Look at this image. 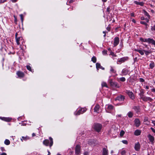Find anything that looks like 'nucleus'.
I'll return each mask as SVG.
<instances>
[{
    "instance_id": "1",
    "label": "nucleus",
    "mask_w": 155,
    "mask_h": 155,
    "mask_svg": "<svg viewBox=\"0 0 155 155\" xmlns=\"http://www.w3.org/2000/svg\"><path fill=\"white\" fill-rule=\"evenodd\" d=\"M140 40L142 42H148L149 43H151L153 45H155V41L153 39L150 38L146 39L140 38Z\"/></svg>"
},
{
    "instance_id": "2",
    "label": "nucleus",
    "mask_w": 155,
    "mask_h": 155,
    "mask_svg": "<svg viewBox=\"0 0 155 155\" xmlns=\"http://www.w3.org/2000/svg\"><path fill=\"white\" fill-rule=\"evenodd\" d=\"M128 58L127 57H124L117 59V63L118 64H121L128 60Z\"/></svg>"
},
{
    "instance_id": "3",
    "label": "nucleus",
    "mask_w": 155,
    "mask_h": 155,
    "mask_svg": "<svg viewBox=\"0 0 155 155\" xmlns=\"http://www.w3.org/2000/svg\"><path fill=\"white\" fill-rule=\"evenodd\" d=\"M102 127V125L99 124H96L94 125V129L97 132H99Z\"/></svg>"
},
{
    "instance_id": "4",
    "label": "nucleus",
    "mask_w": 155,
    "mask_h": 155,
    "mask_svg": "<svg viewBox=\"0 0 155 155\" xmlns=\"http://www.w3.org/2000/svg\"><path fill=\"white\" fill-rule=\"evenodd\" d=\"M86 110V109L84 108L79 109L77 112L74 113V114L76 115H79L80 114L83 113L85 112Z\"/></svg>"
},
{
    "instance_id": "5",
    "label": "nucleus",
    "mask_w": 155,
    "mask_h": 155,
    "mask_svg": "<svg viewBox=\"0 0 155 155\" xmlns=\"http://www.w3.org/2000/svg\"><path fill=\"white\" fill-rule=\"evenodd\" d=\"M126 93L129 95V97L132 100L134 99L135 97L133 93L129 90H127Z\"/></svg>"
},
{
    "instance_id": "6",
    "label": "nucleus",
    "mask_w": 155,
    "mask_h": 155,
    "mask_svg": "<svg viewBox=\"0 0 155 155\" xmlns=\"http://www.w3.org/2000/svg\"><path fill=\"white\" fill-rule=\"evenodd\" d=\"M147 137L150 140V141L151 142L152 144H153L154 142V137L153 136L150 134H149L148 135Z\"/></svg>"
},
{
    "instance_id": "7",
    "label": "nucleus",
    "mask_w": 155,
    "mask_h": 155,
    "mask_svg": "<svg viewBox=\"0 0 155 155\" xmlns=\"http://www.w3.org/2000/svg\"><path fill=\"white\" fill-rule=\"evenodd\" d=\"M141 99L144 101H149L150 102H152L153 101V99L149 97L144 96Z\"/></svg>"
},
{
    "instance_id": "8",
    "label": "nucleus",
    "mask_w": 155,
    "mask_h": 155,
    "mask_svg": "<svg viewBox=\"0 0 155 155\" xmlns=\"http://www.w3.org/2000/svg\"><path fill=\"white\" fill-rule=\"evenodd\" d=\"M80 147L79 145H77L75 148V153L77 154H78L80 152Z\"/></svg>"
},
{
    "instance_id": "9",
    "label": "nucleus",
    "mask_w": 155,
    "mask_h": 155,
    "mask_svg": "<svg viewBox=\"0 0 155 155\" xmlns=\"http://www.w3.org/2000/svg\"><path fill=\"white\" fill-rule=\"evenodd\" d=\"M107 107L106 108V110L107 112H110V111L113 109V106L111 105H107Z\"/></svg>"
},
{
    "instance_id": "10",
    "label": "nucleus",
    "mask_w": 155,
    "mask_h": 155,
    "mask_svg": "<svg viewBox=\"0 0 155 155\" xmlns=\"http://www.w3.org/2000/svg\"><path fill=\"white\" fill-rule=\"evenodd\" d=\"M124 97L123 95H120L117 97L115 99V100H118L120 101H124Z\"/></svg>"
},
{
    "instance_id": "11",
    "label": "nucleus",
    "mask_w": 155,
    "mask_h": 155,
    "mask_svg": "<svg viewBox=\"0 0 155 155\" xmlns=\"http://www.w3.org/2000/svg\"><path fill=\"white\" fill-rule=\"evenodd\" d=\"M140 144L139 142L136 143L134 146V149L136 151H139L140 149Z\"/></svg>"
},
{
    "instance_id": "12",
    "label": "nucleus",
    "mask_w": 155,
    "mask_h": 155,
    "mask_svg": "<svg viewBox=\"0 0 155 155\" xmlns=\"http://www.w3.org/2000/svg\"><path fill=\"white\" fill-rule=\"evenodd\" d=\"M16 74L20 78H21L24 76L25 74L24 73L20 71L17 72Z\"/></svg>"
},
{
    "instance_id": "13",
    "label": "nucleus",
    "mask_w": 155,
    "mask_h": 155,
    "mask_svg": "<svg viewBox=\"0 0 155 155\" xmlns=\"http://www.w3.org/2000/svg\"><path fill=\"white\" fill-rule=\"evenodd\" d=\"M119 39L118 37H115L114 38V46H116L119 44Z\"/></svg>"
},
{
    "instance_id": "14",
    "label": "nucleus",
    "mask_w": 155,
    "mask_h": 155,
    "mask_svg": "<svg viewBox=\"0 0 155 155\" xmlns=\"http://www.w3.org/2000/svg\"><path fill=\"white\" fill-rule=\"evenodd\" d=\"M134 123L136 127H138L140 125V122L138 119H136L134 120Z\"/></svg>"
},
{
    "instance_id": "15",
    "label": "nucleus",
    "mask_w": 155,
    "mask_h": 155,
    "mask_svg": "<svg viewBox=\"0 0 155 155\" xmlns=\"http://www.w3.org/2000/svg\"><path fill=\"white\" fill-rule=\"evenodd\" d=\"M1 119L2 120L6 121V122H10L12 120V118L10 117H2L1 118Z\"/></svg>"
},
{
    "instance_id": "16",
    "label": "nucleus",
    "mask_w": 155,
    "mask_h": 155,
    "mask_svg": "<svg viewBox=\"0 0 155 155\" xmlns=\"http://www.w3.org/2000/svg\"><path fill=\"white\" fill-rule=\"evenodd\" d=\"M100 108V106L99 105H96L94 108V111L98 113V111H99Z\"/></svg>"
},
{
    "instance_id": "17",
    "label": "nucleus",
    "mask_w": 155,
    "mask_h": 155,
    "mask_svg": "<svg viewBox=\"0 0 155 155\" xmlns=\"http://www.w3.org/2000/svg\"><path fill=\"white\" fill-rule=\"evenodd\" d=\"M109 82L111 85H114L116 87L118 88H119L120 87V86L117 85V83L113 82L112 79L110 80Z\"/></svg>"
},
{
    "instance_id": "18",
    "label": "nucleus",
    "mask_w": 155,
    "mask_h": 155,
    "mask_svg": "<svg viewBox=\"0 0 155 155\" xmlns=\"http://www.w3.org/2000/svg\"><path fill=\"white\" fill-rule=\"evenodd\" d=\"M141 131L139 130H136L134 132V134L136 136H139L140 134Z\"/></svg>"
},
{
    "instance_id": "19",
    "label": "nucleus",
    "mask_w": 155,
    "mask_h": 155,
    "mask_svg": "<svg viewBox=\"0 0 155 155\" xmlns=\"http://www.w3.org/2000/svg\"><path fill=\"white\" fill-rule=\"evenodd\" d=\"M134 50L135 51L138 52H139L141 55H143L144 54V51L143 50H139L137 49H135Z\"/></svg>"
},
{
    "instance_id": "20",
    "label": "nucleus",
    "mask_w": 155,
    "mask_h": 155,
    "mask_svg": "<svg viewBox=\"0 0 155 155\" xmlns=\"http://www.w3.org/2000/svg\"><path fill=\"white\" fill-rule=\"evenodd\" d=\"M129 71L128 70L126 69H123L122 73L123 74V75H126L127 74Z\"/></svg>"
},
{
    "instance_id": "21",
    "label": "nucleus",
    "mask_w": 155,
    "mask_h": 155,
    "mask_svg": "<svg viewBox=\"0 0 155 155\" xmlns=\"http://www.w3.org/2000/svg\"><path fill=\"white\" fill-rule=\"evenodd\" d=\"M107 150L105 148H104L103 149V155H108Z\"/></svg>"
},
{
    "instance_id": "22",
    "label": "nucleus",
    "mask_w": 155,
    "mask_h": 155,
    "mask_svg": "<svg viewBox=\"0 0 155 155\" xmlns=\"http://www.w3.org/2000/svg\"><path fill=\"white\" fill-rule=\"evenodd\" d=\"M43 144L46 146H48L49 143V140H45L43 142Z\"/></svg>"
},
{
    "instance_id": "23",
    "label": "nucleus",
    "mask_w": 155,
    "mask_h": 155,
    "mask_svg": "<svg viewBox=\"0 0 155 155\" xmlns=\"http://www.w3.org/2000/svg\"><path fill=\"white\" fill-rule=\"evenodd\" d=\"M144 93V92L143 90L141 89L140 91V93L139 94L141 99L142 98L144 97V95H143Z\"/></svg>"
},
{
    "instance_id": "24",
    "label": "nucleus",
    "mask_w": 155,
    "mask_h": 155,
    "mask_svg": "<svg viewBox=\"0 0 155 155\" xmlns=\"http://www.w3.org/2000/svg\"><path fill=\"white\" fill-rule=\"evenodd\" d=\"M133 109L135 110V111L137 113L140 112V109L138 107L134 106L133 107Z\"/></svg>"
},
{
    "instance_id": "25",
    "label": "nucleus",
    "mask_w": 155,
    "mask_h": 155,
    "mask_svg": "<svg viewBox=\"0 0 155 155\" xmlns=\"http://www.w3.org/2000/svg\"><path fill=\"white\" fill-rule=\"evenodd\" d=\"M16 38V42L17 44V45H19L20 44V43L19 42V41L22 38L20 37L17 38Z\"/></svg>"
},
{
    "instance_id": "26",
    "label": "nucleus",
    "mask_w": 155,
    "mask_h": 155,
    "mask_svg": "<svg viewBox=\"0 0 155 155\" xmlns=\"http://www.w3.org/2000/svg\"><path fill=\"white\" fill-rule=\"evenodd\" d=\"M49 139L50 141L49 146L50 147H51L53 144V139L51 137H49Z\"/></svg>"
},
{
    "instance_id": "27",
    "label": "nucleus",
    "mask_w": 155,
    "mask_h": 155,
    "mask_svg": "<svg viewBox=\"0 0 155 155\" xmlns=\"http://www.w3.org/2000/svg\"><path fill=\"white\" fill-rule=\"evenodd\" d=\"M110 72L111 73H115L116 71L114 69V68L112 66H110Z\"/></svg>"
},
{
    "instance_id": "28",
    "label": "nucleus",
    "mask_w": 155,
    "mask_h": 155,
    "mask_svg": "<svg viewBox=\"0 0 155 155\" xmlns=\"http://www.w3.org/2000/svg\"><path fill=\"white\" fill-rule=\"evenodd\" d=\"M10 141L8 139H6L4 141V143L6 145H8L10 144Z\"/></svg>"
},
{
    "instance_id": "29",
    "label": "nucleus",
    "mask_w": 155,
    "mask_h": 155,
    "mask_svg": "<svg viewBox=\"0 0 155 155\" xmlns=\"http://www.w3.org/2000/svg\"><path fill=\"white\" fill-rule=\"evenodd\" d=\"M143 13L146 16H147L149 18H150V16L149 15V14L145 10H143Z\"/></svg>"
},
{
    "instance_id": "30",
    "label": "nucleus",
    "mask_w": 155,
    "mask_h": 155,
    "mask_svg": "<svg viewBox=\"0 0 155 155\" xmlns=\"http://www.w3.org/2000/svg\"><path fill=\"white\" fill-rule=\"evenodd\" d=\"M96 58L95 56L91 58V61L94 63L96 62Z\"/></svg>"
},
{
    "instance_id": "31",
    "label": "nucleus",
    "mask_w": 155,
    "mask_h": 155,
    "mask_svg": "<svg viewBox=\"0 0 155 155\" xmlns=\"http://www.w3.org/2000/svg\"><path fill=\"white\" fill-rule=\"evenodd\" d=\"M101 85L102 87H108L107 85V83L105 82H102L101 83Z\"/></svg>"
},
{
    "instance_id": "32",
    "label": "nucleus",
    "mask_w": 155,
    "mask_h": 155,
    "mask_svg": "<svg viewBox=\"0 0 155 155\" xmlns=\"http://www.w3.org/2000/svg\"><path fill=\"white\" fill-rule=\"evenodd\" d=\"M28 139V137H22V138L21 139V140L22 141H23V140H26Z\"/></svg>"
},
{
    "instance_id": "33",
    "label": "nucleus",
    "mask_w": 155,
    "mask_h": 155,
    "mask_svg": "<svg viewBox=\"0 0 155 155\" xmlns=\"http://www.w3.org/2000/svg\"><path fill=\"white\" fill-rule=\"evenodd\" d=\"M101 64L98 63H97L96 64V68L98 69V68H100V67H101Z\"/></svg>"
},
{
    "instance_id": "34",
    "label": "nucleus",
    "mask_w": 155,
    "mask_h": 155,
    "mask_svg": "<svg viewBox=\"0 0 155 155\" xmlns=\"http://www.w3.org/2000/svg\"><path fill=\"white\" fill-rule=\"evenodd\" d=\"M154 66V64L153 62H151L150 64V67L152 69Z\"/></svg>"
},
{
    "instance_id": "35",
    "label": "nucleus",
    "mask_w": 155,
    "mask_h": 155,
    "mask_svg": "<svg viewBox=\"0 0 155 155\" xmlns=\"http://www.w3.org/2000/svg\"><path fill=\"white\" fill-rule=\"evenodd\" d=\"M128 116L129 117H132L133 116V114L131 112H129L128 113Z\"/></svg>"
},
{
    "instance_id": "36",
    "label": "nucleus",
    "mask_w": 155,
    "mask_h": 155,
    "mask_svg": "<svg viewBox=\"0 0 155 155\" xmlns=\"http://www.w3.org/2000/svg\"><path fill=\"white\" fill-rule=\"evenodd\" d=\"M144 52H145V54L146 55H148L150 53V51L144 50Z\"/></svg>"
},
{
    "instance_id": "37",
    "label": "nucleus",
    "mask_w": 155,
    "mask_h": 155,
    "mask_svg": "<svg viewBox=\"0 0 155 155\" xmlns=\"http://www.w3.org/2000/svg\"><path fill=\"white\" fill-rule=\"evenodd\" d=\"M125 133V132L123 130H122L121 131L120 133V136L122 137L124 135V134Z\"/></svg>"
},
{
    "instance_id": "38",
    "label": "nucleus",
    "mask_w": 155,
    "mask_h": 155,
    "mask_svg": "<svg viewBox=\"0 0 155 155\" xmlns=\"http://www.w3.org/2000/svg\"><path fill=\"white\" fill-rule=\"evenodd\" d=\"M27 69L31 71H32V70L31 66L29 65H27L26 66Z\"/></svg>"
},
{
    "instance_id": "39",
    "label": "nucleus",
    "mask_w": 155,
    "mask_h": 155,
    "mask_svg": "<svg viewBox=\"0 0 155 155\" xmlns=\"http://www.w3.org/2000/svg\"><path fill=\"white\" fill-rule=\"evenodd\" d=\"M119 79L120 81H122V82L126 80L125 78L124 77L120 78H119Z\"/></svg>"
},
{
    "instance_id": "40",
    "label": "nucleus",
    "mask_w": 155,
    "mask_h": 155,
    "mask_svg": "<svg viewBox=\"0 0 155 155\" xmlns=\"http://www.w3.org/2000/svg\"><path fill=\"white\" fill-rule=\"evenodd\" d=\"M126 153V151L125 150H122L121 152V154L122 155H124Z\"/></svg>"
},
{
    "instance_id": "41",
    "label": "nucleus",
    "mask_w": 155,
    "mask_h": 155,
    "mask_svg": "<svg viewBox=\"0 0 155 155\" xmlns=\"http://www.w3.org/2000/svg\"><path fill=\"white\" fill-rule=\"evenodd\" d=\"M151 31H155V24L154 26H151Z\"/></svg>"
},
{
    "instance_id": "42",
    "label": "nucleus",
    "mask_w": 155,
    "mask_h": 155,
    "mask_svg": "<svg viewBox=\"0 0 155 155\" xmlns=\"http://www.w3.org/2000/svg\"><path fill=\"white\" fill-rule=\"evenodd\" d=\"M140 23L141 24L145 25L146 26H147V24L144 21H140Z\"/></svg>"
},
{
    "instance_id": "43",
    "label": "nucleus",
    "mask_w": 155,
    "mask_h": 155,
    "mask_svg": "<svg viewBox=\"0 0 155 155\" xmlns=\"http://www.w3.org/2000/svg\"><path fill=\"white\" fill-rule=\"evenodd\" d=\"M20 16L21 18V20L22 22H23V15L22 14H20Z\"/></svg>"
},
{
    "instance_id": "44",
    "label": "nucleus",
    "mask_w": 155,
    "mask_h": 155,
    "mask_svg": "<svg viewBox=\"0 0 155 155\" xmlns=\"http://www.w3.org/2000/svg\"><path fill=\"white\" fill-rule=\"evenodd\" d=\"M122 143L125 144H127L128 143V142L126 140H123L122 141Z\"/></svg>"
},
{
    "instance_id": "45",
    "label": "nucleus",
    "mask_w": 155,
    "mask_h": 155,
    "mask_svg": "<svg viewBox=\"0 0 155 155\" xmlns=\"http://www.w3.org/2000/svg\"><path fill=\"white\" fill-rule=\"evenodd\" d=\"M110 55H112L114 57H116V55L114 54V53L113 52H112L111 51L110 52Z\"/></svg>"
},
{
    "instance_id": "46",
    "label": "nucleus",
    "mask_w": 155,
    "mask_h": 155,
    "mask_svg": "<svg viewBox=\"0 0 155 155\" xmlns=\"http://www.w3.org/2000/svg\"><path fill=\"white\" fill-rule=\"evenodd\" d=\"M148 118L147 117H145L144 118V122H147V121H148Z\"/></svg>"
},
{
    "instance_id": "47",
    "label": "nucleus",
    "mask_w": 155,
    "mask_h": 155,
    "mask_svg": "<svg viewBox=\"0 0 155 155\" xmlns=\"http://www.w3.org/2000/svg\"><path fill=\"white\" fill-rule=\"evenodd\" d=\"M143 5H144V3L143 2H139V5H140L141 6H143Z\"/></svg>"
},
{
    "instance_id": "48",
    "label": "nucleus",
    "mask_w": 155,
    "mask_h": 155,
    "mask_svg": "<svg viewBox=\"0 0 155 155\" xmlns=\"http://www.w3.org/2000/svg\"><path fill=\"white\" fill-rule=\"evenodd\" d=\"M139 79H140V82H143L144 81V80L142 78H140Z\"/></svg>"
},
{
    "instance_id": "49",
    "label": "nucleus",
    "mask_w": 155,
    "mask_h": 155,
    "mask_svg": "<svg viewBox=\"0 0 155 155\" xmlns=\"http://www.w3.org/2000/svg\"><path fill=\"white\" fill-rule=\"evenodd\" d=\"M102 53L103 54H107V51L105 50H104L102 51Z\"/></svg>"
},
{
    "instance_id": "50",
    "label": "nucleus",
    "mask_w": 155,
    "mask_h": 155,
    "mask_svg": "<svg viewBox=\"0 0 155 155\" xmlns=\"http://www.w3.org/2000/svg\"><path fill=\"white\" fill-rule=\"evenodd\" d=\"M134 3L137 4V5H138L139 4V2H138L137 1H134Z\"/></svg>"
},
{
    "instance_id": "51",
    "label": "nucleus",
    "mask_w": 155,
    "mask_h": 155,
    "mask_svg": "<svg viewBox=\"0 0 155 155\" xmlns=\"http://www.w3.org/2000/svg\"><path fill=\"white\" fill-rule=\"evenodd\" d=\"M150 129L152 130V131L155 133V130L152 127H151Z\"/></svg>"
},
{
    "instance_id": "52",
    "label": "nucleus",
    "mask_w": 155,
    "mask_h": 155,
    "mask_svg": "<svg viewBox=\"0 0 155 155\" xmlns=\"http://www.w3.org/2000/svg\"><path fill=\"white\" fill-rule=\"evenodd\" d=\"M1 150L2 151H5V148L3 147H1Z\"/></svg>"
},
{
    "instance_id": "53",
    "label": "nucleus",
    "mask_w": 155,
    "mask_h": 155,
    "mask_svg": "<svg viewBox=\"0 0 155 155\" xmlns=\"http://www.w3.org/2000/svg\"><path fill=\"white\" fill-rule=\"evenodd\" d=\"M151 91L155 93V88H153L151 89Z\"/></svg>"
},
{
    "instance_id": "54",
    "label": "nucleus",
    "mask_w": 155,
    "mask_h": 155,
    "mask_svg": "<svg viewBox=\"0 0 155 155\" xmlns=\"http://www.w3.org/2000/svg\"><path fill=\"white\" fill-rule=\"evenodd\" d=\"M84 155H89V153L87 152H85L84 153Z\"/></svg>"
},
{
    "instance_id": "55",
    "label": "nucleus",
    "mask_w": 155,
    "mask_h": 155,
    "mask_svg": "<svg viewBox=\"0 0 155 155\" xmlns=\"http://www.w3.org/2000/svg\"><path fill=\"white\" fill-rule=\"evenodd\" d=\"M145 122V124L146 125H148L149 124V121H147V122Z\"/></svg>"
},
{
    "instance_id": "56",
    "label": "nucleus",
    "mask_w": 155,
    "mask_h": 155,
    "mask_svg": "<svg viewBox=\"0 0 155 155\" xmlns=\"http://www.w3.org/2000/svg\"><path fill=\"white\" fill-rule=\"evenodd\" d=\"M6 1V0H0V2L2 3H3Z\"/></svg>"
},
{
    "instance_id": "57",
    "label": "nucleus",
    "mask_w": 155,
    "mask_h": 155,
    "mask_svg": "<svg viewBox=\"0 0 155 155\" xmlns=\"http://www.w3.org/2000/svg\"><path fill=\"white\" fill-rule=\"evenodd\" d=\"M144 87L147 89H149V87L148 86H146Z\"/></svg>"
},
{
    "instance_id": "58",
    "label": "nucleus",
    "mask_w": 155,
    "mask_h": 155,
    "mask_svg": "<svg viewBox=\"0 0 155 155\" xmlns=\"http://www.w3.org/2000/svg\"><path fill=\"white\" fill-rule=\"evenodd\" d=\"M130 15L131 16L134 17V14L133 13H131L130 14Z\"/></svg>"
},
{
    "instance_id": "59",
    "label": "nucleus",
    "mask_w": 155,
    "mask_h": 155,
    "mask_svg": "<svg viewBox=\"0 0 155 155\" xmlns=\"http://www.w3.org/2000/svg\"><path fill=\"white\" fill-rule=\"evenodd\" d=\"M0 155H7V154L5 153H3Z\"/></svg>"
},
{
    "instance_id": "60",
    "label": "nucleus",
    "mask_w": 155,
    "mask_h": 155,
    "mask_svg": "<svg viewBox=\"0 0 155 155\" xmlns=\"http://www.w3.org/2000/svg\"><path fill=\"white\" fill-rule=\"evenodd\" d=\"M152 123H153V124L154 126H155V120H152Z\"/></svg>"
},
{
    "instance_id": "61",
    "label": "nucleus",
    "mask_w": 155,
    "mask_h": 155,
    "mask_svg": "<svg viewBox=\"0 0 155 155\" xmlns=\"http://www.w3.org/2000/svg\"><path fill=\"white\" fill-rule=\"evenodd\" d=\"M109 9H110V8L108 7L107 8V11L108 12H109Z\"/></svg>"
},
{
    "instance_id": "62",
    "label": "nucleus",
    "mask_w": 155,
    "mask_h": 155,
    "mask_svg": "<svg viewBox=\"0 0 155 155\" xmlns=\"http://www.w3.org/2000/svg\"><path fill=\"white\" fill-rule=\"evenodd\" d=\"M146 21L147 22H148L149 21V20L148 19H147V18H146L145 19Z\"/></svg>"
},
{
    "instance_id": "63",
    "label": "nucleus",
    "mask_w": 155,
    "mask_h": 155,
    "mask_svg": "<svg viewBox=\"0 0 155 155\" xmlns=\"http://www.w3.org/2000/svg\"><path fill=\"white\" fill-rule=\"evenodd\" d=\"M121 114H118V115H117V116H116V117H121Z\"/></svg>"
},
{
    "instance_id": "64",
    "label": "nucleus",
    "mask_w": 155,
    "mask_h": 155,
    "mask_svg": "<svg viewBox=\"0 0 155 155\" xmlns=\"http://www.w3.org/2000/svg\"><path fill=\"white\" fill-rule=\"evenodd\" d=\"M141 19L142 20H144L145 19H144V18L143 17H141Z\"/></svg>"
}]
</instances>
